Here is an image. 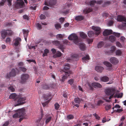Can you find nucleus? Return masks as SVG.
Here are the masks:
<instances>
[{
	"mask_svg": "<svg viewBox=\"0 0 126 126\" xmlns=\"http://www.w3.org/2000/svg\"><path fill=\"white\" fill-rule=\"evenodd\" d=\"M79 55L76 54H74L72 55V57L74 58L77 59L79 58Z\"/></svg>",
	"mask_w": 126,
	"mask_h": 126,
	"instance_id": "53",
	"label": "nucleus"
},
{
	"mask_svg": "<svg viewBox=\"0 0 126 126\" xmlns=\"http://www.w3.org/2000/svg\"><path fill=\"white\" fill-rule=\"evenodd\" d=\"M60 105L58 103H55L54 104L55 109L56 110H57L60 107Z\"/></svg>",
	"mask_w": 126,
	"mask_h": 126,
	"instance_id": "47",
	"label": "nucleus"
},
{
	"mask_svg": "<svg viewBox=\"0 0 126 126\" xmlns=\"http://www.w3.org/2000/svg\"><path fill=\"white\" fill-rule=\"evenodd\" d=\"M51 96V94L49 93L47 94H43V97L44 98V99L46 100L48 99L49 97Z\"/></svg>",
	"mask_w": 126,
	"mask_h": 126,
	"instance_id": "27",
	"label": "nucleus"
},
{
	"mask_svg": "<svg viewBox=\"0 0 126 126\" xmlns=\"http://www.w3.org/2000/svg\"><path fill=\"white\" fill-rule=\"evenodd\" d=\"M55 27L57 30H58L61 28V26L60 24L57 23L55 24Z\"/></svg>",
	"mask_w": 126,
	"mask_h": 126,
	"instance_id": "35",
	"label": "nucleus"
},
{
	"mask_svg": "<svg viewBox=\"0 0 126 126\" xmlns=\"http://www.w3.org/2000/svg\"><path fill=\"white\" fill-rule=\"evenodd\" d=\"M116 47L115 46H112L111 47V51L112 52H114L116 49Z\"/></svg>",
	"mask_w": 126,
	"mask_h": 126,
	"instance_id": "56",
	"label": "nucleus"
},
{
	"mask_svg": "<svg viewBox=\"0 0 126 126\" xmlns=\"http://www.w3.org/2000/svg\"><path fill=\"white\" fill-rule=\"evenodd\" d=\"M74 80L72 79H70L68 80V83L70 84L71 85H72L74 82Z\"/></svg>",
	"mask_w": 126,
	"mask_h": 126,
	"instance_id": "54",
	"label": "nucleus"
},
{
	"mask_svg": "<svg viewBox=\"0 0 126 126\" xmlns=\"http://www.w3.org/2000/svg\"><path fill=\"white\" fill-rule=\"evenodd\" d=\"M103 64L108 68L107 69V70L110 71L112 69V65L109 62L107 61H105L103 62Z\"/></svg>",
	"mask_w": 126,
	"mask_h": 126,
	"instance_id": "12",
	"label": "nucleus"
},
{
	"mask_svg": "<svg viewBox=\"0 0 126 126\" xmlns=\"http://www.w3.org/2000/svg\"><path fill=\"white\" fill-rule=\"evenodd\" d=\"M40 18L41 19H44L46 18V16H45L43 14H41L40 16Z\"/></svg>",
	"mask_w": 126,
	"mask_h": 126,
	"instance_id": "60",
	"label": "nucleus"
},
{
	"mask_svg": "<svg viewBox=\"0 0 126 126\" xmlns=\"http://www.w3.org/2000/svg\"><path fill=\"white\" fill-rule=\"evenodd\" d=\"M100 79L101 81L104 82H107L109 81V78L105 76L101 77Z\"/></svg>",
	"mask_w": 126,
	"mask_h": 126,
	"instance_id": "22",
	"label": "nucleus"
},
{
	"mask_svg": "<svg viewBox=\"0 0 126 126\" xmlns=\"http://www.w3.org/2000/svg\"><path fill=\"white\" fill-rule=\"evenodd\" d=\"M92 9L90 8H87L84 9L83 10V12L84 13L86 14H87L92 11Z\"/></svg>",
	"mask_w": 126,
	"mask_h": 126,
	"instance_id": "23",
	"label": "nucleus"
},
{
	"mask_svg": "<svg viewBox=\"0 0 126 126\" xmlns=\"http://www.w3.org/2000/svg\"><path fill=\"white\" fill-rule=\"evenodd\" d=\"M52 119V117L50 115H46L45 117L46 124H47Z\"/></svg>",
	"mask_w": 126,
	"mask_h": 126,
	"instance_id": "17",
	"label": "nucleus"
},
{
	"mask_svg": "<svg viewBox=\"0 0 126 126\" xmlns=\"http://www.w3.org/2000/svg\"><path fill=\"white\" fill-rule=\"evenodd\" d=\"M88 36L89 37H91L93 36L94 34V32L92 31H89L88 33Z\"/></svg>",
	"mask_w": 126,
	"mask_h": 126,
	"instance_id": "32",
	"label": "nucleus"
},
{
	"mask_svg": "<svg viewBox=\"0 0 126 126\" xmlns=\"http://www.w3.org/2000/svg\"><path fill=\"white\" fill-rule=\"evenodd\" d=\"M103 103H104V102L103 100H100L98 101L97 103V105L98 106H99L100 104H102Z\"/></svg>",
	"mask_w": 126,
	"mask_h": 126,
	"instance_id": "58",
	"label": "nucleus"
},
{
	"mask_svg": "<svg viewBox=\"0 0 126 126\" xmlns=\"http://www.w3.org/2000/svg\"><path fill=\"white\" fill-rule=\"evenodd\" d=\"M79 48L81 50L84 51L86 50V47L85 44L81 43L79 45Z\"/></svg>",
	"mask_w": 126,
	"mask_h": 126,
	"instance_id": "21",
	"label": "nucleus"
},
{
	"mask_svg": "<svg viewBox=\"0 0 126 126\" xmlns=\"http://www.w3.org/2000/svg\"><path fill=\"white\" fill-rule=\"evenodd\" d=\"M51 99L50 98L49 99L48 101L45 102L44 103H42V105L43 107H45L46 105H47L48 103L51 100Z\"/></svg>",
	"mask_w": 126,
	"mask_h": 126,
	"instance_id": "43",
	"label": "nucleus"
},
{
	"mask_svg": "<svg viewBox=\"0 0 126 126\" xmlns=\"http://www.w3.org/2000/svg\"><path fill=\"white\" fill-rule=\"evenodd\" d=\"M49 52V50L47 49H46L44 50V53L42 55V56L44 57L45 56H47V54Z\"/></svg>",
	"mask_w": 126,
	"mask_h": 126,
	"instance_id": "30",
	"label": "nucleus"
},
{
	"mask_svg": "<svg viewBox=\"0 0 126 126\" xmlns=\"http://www.w3.org/2000/svg\"><path fill=\"white\" fill-rule=\"evenodd\" d=\"M84 18V16H78L75 17V19L78 21H79L83 20Z\"/></svg>",
	"mask_w": 126,
	"mask_h": 126,
	"instance_id": "24",
	"label": "nucleus"
},
{
	"mask_svg": "<svg viewBox=\"0 0 126 126\" xmlns=\"http://www.w3.org/2000/svg\"><path fill=\"white\" fill-rule=\"evenodd\" d=\"M89 56L88 55H87L83 57L82 58L83 60H89Z\"/></svg>",
	"mask_w": 126,
	"mask_h": 126,
	"instance_id": "45",
	"label": "nucleus"
},
{
	"mask_svg": "<svg viewBox=\"0 0 126 126\" xmlns=\"http://www.w3.org/2000/svg\"><path fill=\"white\" fill-rule=\"evenodd\" d=\"M56 3V0H50L48 2L46 1L45 3V5L51 6L55 5Z\"/></svg>",
	"mask_w": 126,
	"mask_h": 126,
	"instance_id": "10",
	"label": "nucleus"
},
{
	"mask_svg": "<svg viewBox=\"0 0 126 126\" xmlns=\"http://www.w3.org/2000/svg\"><path fill=\"white\" fill-rule=\"evenodd\" d=\"M111 106L110 105H105V109L106 110H109L111 108Z\"/></svg>",
	"mask_w": 126,
	"mask_h": 126,
	"instance_id": "42",
	"label": "nucleus"
},
{
	"mask_svg": "<svg viewBox=\"0 0 126 126\" xmlns=\"http://www.w3.org/2000/svg\"><path fill=\"white\" fill-rule=\"evenodd\" d=\"M29 77V75L27 74H22L21 76V82L22 83L25 82L28 79Z\"/></svg>",
	"mask_w": 126,
	"mask_h": 126,
	"instance_id": "8",
	"label": "nucleus"
},
{
	"mask_svg": "<svg viewBox=\"0 0 126 126\" xmlns=\"http://www.w3.org/2000/svg\"><path fill=\"white\" fill-rule=\"evenodd\" d=\"M23 31L24 37H27L28 35L29 31L28 30H26L25 29L23 30Z\"/></svg>",
	"mask_w": 126,
	"mask_h": 126,
	"instance_id": "31",
	"label": "nucleus"
},
{
	"mask_svg": "<svg viewBox=\"0 0 126 126\" xmlns=\"http://www.w3.org/2000/svg\"><path fill=\"white\" fill-rule=\"evenodd\" d=\"M109 39L110 42H113L115 41L116 38L114 36L111 35L109 36Z\"/></svg>",
	"mask_w": 126,
	"mask_h": 126,
	"instance_id": "26",
	"label": "nucleus"
},
{
	"mask_svg": "<svg viewBox=\"0 0 126 126\" xmlns=\"http://www.w3.org/2000/svg\"><path fill=\"white\" fill-rule=\"evenodd\" d=\"M52 43L53 44L56 46H58L59 45L60 42V41L58 40H56L52 41Z\"/></svg>",
	"mask_w": 126,
	"mask_h": 126,
	"instance_id": "39",
	"label": "nucleus"
},
{
	"mask_svg": "<svg viewBox=\"0 0 126 126\" xmlns=\"http://www.w3.org/2000/svg\"><path fill=\"white\" fill-rule=\"evenodd\" d=\"M111 2L110 1H107L105 2L103 5V7H105L107 5H108L111 4Z\"/></svg>",
	"mask_w": 126,
	"mask_h": 126,
	"instance_id": "41",
	"label": "nucleus"
},
{
	"mask_svg": "<svg viewBox=\"0 0 126 126\" xmlns=\"http://www.w3.org/2000/svg\"><path fill=\"white\" fill-rule=\"evenodd\" d=\"M96 3V1L95 0H92L90 1L89 2H85V3L86 4L93 7L94 6L95 4Z\"/></svg>",
	"mask_w": 126,
	"mask_h": 126,
	"instance_id": "20",
	"label": "nucleus"
},
{
	"mask_svg": "<svg viewBox=\"0 0 126 126\" xmlns=\"http://www.w3.org/2000/svg\"><path fill=\"white\" fill-rule=\"evenodd\" d=\"M80 37L83 38H85L87 37V35L83 32H80Z\"/></svg>",
	"mask_w": 126,
	"mask_h": 126,
	"instance_id": "34",
	"label": "nucleus"
},
{
	"mask_svg": "<svg viewBox=\"0 0 126 126\" xmlns=\"http://www.w3.org/2000/svg\"><path fill=\"white\" fill-rule=\"evenodd\" d=\"M74 118V116L71 114L67 116V118L69 119H73Z\"/></svg>",
	"mask_w": 126,
	"mask_h": 126,
	"instance_id": "51",
	"label": "nucleus"
},
{
	"mask_svg": "<svg viewBox=\"0 0 126 126\" xmlns=\"http://www.w3.org/2000/svg\"><path fill=\"white\" fill-rule=\"evenodd\" d=\"M123 96V94L122 93H121L119 94L118 95L115 94L114 95L115 97H117V98H122Z\"/></svg>",
	"mask_w": 126,
	"mask_h": 126,
	"instance_id": "44",
	"label": "nucleus"
},
{
	"mask_svg": "<svg viewBox=\"0 0 126 126\" xmlns=\"http://www.w3.org/2000/svg\"><path fill=\"white\" fill-rule=\"evenodd\" d=\"M26 98L25 96L20 97L18 99L17 101L18 103L16 104L15 105V107L24 104L26 103L24 101L26 100Z\"/></svg>",
	"mask_w": 126,
	"mask_h": 126,
	"instance_id": "6",
	"label": "nucleus"
},
{
	"mask_svg": "<svg viewBox=\"0 0 126 126\" xmlns=\"http://www.w3.org/2000/svg\"><path fill=\"white\" fill-rule=\"evenodd\" d=\"M65 19L64 17H61L60 18V20L61 22L62 23L64 21Z\"/></svg>",
	"mask_w": 126,
	"mask_h": 126,
	"instance_id": "64",
	"label": "nucleus"
},
{
	"mask_svg": "<svg viewBox=\"0 0 126 126\" xmlns=\"http://www.w3.org/2000/svg\"><path fill=\"white\" fill-rule=\"evenodd\" d=\"M74 100L75 103H79L80 101V99L79 98H75Z\"/></svg>",
	"mask_w": 126,
	"mask_h": 126,
	"instance_id": "46",
	"label": "nucleus"
},
{
	"mask_svg": "<svg viewBox=\"0 0 126 126\" xmlns=\"http://www.w3.org/2000/svg\"><path fill=\"white\" fill-rule=\"evenodd\" d=\"M25 110L24 108L18 110L17 112L14 114L13 117V118H20L19 121L20 122L23 119L25 118Z\"/></svg>",
	"mask_w": 126,
	"mask_h": 126,
	"instance_id": "1",
	"label": "nucleus"
},
{
	"mask_svg": "<svg viewBox=\"0 0 126 126\" xmlns=\"http://www.w3.org/2000/svg\"><path fill=\"white\" fill-rule=\"evenodd\" d=\"M24 3L22 0H17L15 2V7L17 8H20L23 7Z\"/></svg>",
	"mask_w": 126,
	"mask_h": 126,
	"instance_id": "5",
	"label": "nucleus"
},
{
	"mask_svg": "<svg viewBox=\"0 0 126 126\" xmlns=\"http://www.w3.org/2000/svg\"><path fill=\"white\" fill-rule=\"evenodd\" d=\"M70 68V64L68 63L66 64L64 67V69L65 70H69Z\"/></svg>",
	"mask_w": 126,
	"mask_h": 126,
	"instance_id": "38",
	"label": "nucleus"
},
{
	"mask_svg": "<svg viewBox=\"0 0 126 126\" xmlns=\"http://www.w3.org/2000/svg\"><path fill=\"white\" fill-rule=\"evenodd\" d=\"M17 96L16 94L15 93L12 94L10 95L9 98L10 99H14Z\"/></svg>",
	"mask_w": 126,
	"mask_h": 126,
	"instance_id": "40",
	"label": "nucleus"
},
{
	"mask_svg": "<svg viewBox=\"0 0 126 126\" xmlns=\"http://www.w3.org/2000/svg\"><path fill=\"white\" fill-rule=\"evenodd\" d=\"M13 31L10 30H5L3 29L2 30L1 32V36L2 38L4 39L5 38L7 34L11 35L13 34Z\"/></svg>",
	"mask_w": 126,
	"mask_h": 126,
	"instance_id": "4",
	"label": "nucleus"
},
{
	"mask_svg": "<svg viewBox=\"0 0 126 126\" xmlns=\"http://www.w3.org/2000/svg\"><path fill=\"white\" fill-rule=\"evenodd\" d=\"M125 38L124 36H121V37L120 40L122 42L124 43L125 40Z\"/></svg>",
	"mask_w": 126,
	"mask_h": 126,
	"instance_id": "61",
	"label": "nucleus"
},
{
	"mask_svg": "<svg viewBox=\"0 0 126 126\" xmlns=\"http://www.w3.org/2000/svg\"><path fill=\"white\" fill-rule=\"evenodd\" d=\"M113 34H114L115 36H116L117 37H119L120 36V34L119 33H116L114 32L113 33Z\"/></svg>",
	"mask_w": 126,
	"mask_h": 126,
	"instance_id": "55",
	"label": "nucleus"
},
{
	"mask_svg": "<svg viewBox=\"0 0 126 126\" xmlns=\"http://www.w3.org/2000/svg\"><path fill=\"white\" fill-rule=\"evenodd\" d=\"M122 52L120 50H118L116 51L115 54L116 55L120 56L121 55Z\"/></svg>",
	"mask_w": 126,
	"mask_h": 126,
	"instance_id": "37",
	"label": "nucleus"
},
{
	"mask_svg": "<svg viewBox=\"0 0 126 126\" xmlns=\"http://www.w3.org/2000/svg\"><path fill=\"white\" fill-rule=\"evenodd\" d=\"M92 28L96 32H95L96 35H98L100 34L101 32V29L99 27L93 26Z\"/></svg>",
	"mask_w": 126,
	"mask_h": 126,
	"instance_id": "11",
	"label": "nucleus"
},
{
	"mask_svg": "<svg viewBox=\"0 0 126 126\" xmlns=\"http://www.w3.org/2000/svg\"><path fill=\"white\" fill-rule=\"evenodd\" d=\"M6 0H2V1L0 2V6H2L4 5V3Z\"/></svg>",
	"mask_w": 126,
	"mask_h": 126,
	"instance_id": "57",
	"label": "nucleus"
},
{
	"mask_svg": "<svg viewBox=\"0 0 126 126\" xmlns=\"http://www.w3.org/2000/svg\"><path fill=\"white\" fill-rule=\"evenodd\" d=\"M9 90H11L12 92H13L15 91V89L13 86L10 85L8 88Z\"/></svg>",
	"mask_w": 126,
	"mask_h": 126,
	"instance_id": "49",
	"label": "nucleus"
},
{
	"mask_svg": "<svg viewBox=\"0 0 126 126\" xmlns=\"http://www.w3.org/2000/svg\"><path fill=\"white\" fill-rule=\"evenodd\" d=\"M21 38L19 37H17L15 39L14 41L15 42L14 43V44L16 46H18L19 44V42L21 41Z\"/></svg>",
	"mask_w": 126,
	"mask_h": 126,
	"instance_id": "19",
	"label": "nucleus"
},
{
	"mask_svg": "<svg viewBox=\"0 0 126 126\" xmlns=\"http://www.w3.org/2000/svg\"><path fill=\"white\" fill-rule=\"evenodd\" d=\"M68 38L70 40H73L74 43L78 45L79 44L78 37L76 34H72L68 36Z\"/></svg>",
	"mask_w": 126,
	"mask_h": 126,
	"instance_id": "3",
	"label": "nucleus"
},
{
	"mask_svg": "<svg viewBox=\"0 0 126 126\" xmlns=\"http://www.w3.org/2000/svg\"><path fill=\"white\" fill-rule=\"evenodd\" d=\"M50 87V85L45 84L43 86L42 88L44 89L48 90L49 89Z\"/></svg>",
	"mask_w": 126,
	"mask_h": 126,
	"instance_id": "28",
	"label": "nucleus"
},
{
	"mask_svg": "<svg viewBox=\"0 0 126 126\" xmlns=\"http://www.w3.org/2000/svg\"><path fill=\"white\" fill-rule=\"evenodd\" d=\"M65 75H64L62 78V81L64 82L65 79L67 78L70 76V75L71 74V72L70 71L67 72H65Z\"/></svg>",
	"mask_w": 126,
	"mask_h": 126,
	"instance_id": "14",
	"label": "nucleus"
},
{
	"mask_svg": "<svg viewBox=\"0 0 126 126\" xmlns=\"http://www.w3.org/2000/svg\"><path fill=\"white\" fill-rule=\"evenodd\" d=\"M93 115L95 117V118L98 120H99L100 119V117L98 116L96 113H94L93 114Z\"/></svg>",
	"mask_w": 126,
	"mask_h": 126,
	"instance_id": "59",
	"label": "nucleus"
},
{
	"mask_svg": "<svg viewBox=\"0 0 126 126\" xmlns=\"http://www.w3.org/2000/svg\"><path fill=\"white\" fill-rule=\"evenodd\" d=\"M88 85L90 90H93L94 89L93 87L95 88H101L102 87L101 84L98 83L93 82L92 83H88Z\"/></svg>",
	"mask_w": 126,
	"mask_h": 126,
	"instance_id": "2",
	"label": "nucleus"
},
{
	"mask_svg": "<svg viewBox=\"0 0 126 126\" xmlns=\"http://www.w3.org/2000/svg\"><path fill=\"white\" fill-rule=\"evenodd\" d=\"M115 92V89L112 88H109L105 90V93L107 95H110L112 94H114Z\"/></svg>",
	"mask_w": 126,
	"mask_h": 126,
	"instance_id": "7",
	"label": "nucleus"
},
{
	"mask_svg": "<svg viewBox=\"0 0 126 126\" xmlns=\"http://www.w3.org/2000/svg\"><path fill=\"white\" fill-rule=\"evenodd\" d=\"M58 47L59 49H61L62 51L63 52H64V50L63 49L64 48V47L63 45L62 44H61L60 43V44L58 46Z\"/></svg>",
	"mask_w": 126,
	"mask_h": 126,
	"instance_id": "36",
	"label": "nucleus"
},
{
	"mask_svg": "<svg viewBox=\"0 0 126 126\" xmlns=\"http://www.w3.org/2000/svg\"><path fill=\"white\" fill-rule=\"evenodd\" d=\"M110 61L111 63L114 64H116L119 62L118 60L115 57L111 58L110 59Z\"/></svg>",
	"mask_w": 126,
	"mask_h": 126,
	"instance_id": "15",
	"label": "nucleus"
},
{
	"mask_svg": "<svg viewBox=\"0 0 126 126\" xmlns=\"http://www.w3.org/2000/svg\"><path fill=\"white\" fill-rule=\"evenodd\" d=\"M104 68L102 66H96L95 67V69L97 72L101 73L104 70Z\"/></svg>",
	"mask_w": 126,
	"mask_h": 126,
	"instance_id": "18",
	"label": "nucleus"
},
{
	"mask_svg": "<svg viewBox=\"0 0 126 126\" xmlns=\"http://www.w3.org/2000/svg\"><path fill=\"white\" fill-rule=\"evenodd\" d=\"M16 75V71L15 69L13 68L9 74H7L6 78L7 79H9L11 77H15Z\"/></svg>",
	"mask_w": 126,
	"mask_h": 126,
	"instance_id": "9",
	"label": "nucleus"
},
{
	"mask_svg": "<svg viewBox=\"0 0 126 126\" xmlns=\"http://www.w3.org/2000/svg\"><path fill=\"white\" fill-rule=\"evenodd\" d=\"M116 46L120 47H122V46L121 45V43L118 42H117L116 43Z\"/></svg>",
	"mask_w": 126,
	"mask_h": 126,
	"instance_id": "52",
	"label": "nucleus"
},
{
	"mask_svg": "<svg viewBox=\"0 0 126 126\" xmlns=\"http://www.w3.org/2000/svg\"><path fill=\"white\" fill-rule=\"evenodd\" d=\"M19 69L23 72H25L27 70V69L26 68L22 67H19Z\"/></svg>",
	"mask_w": 126,
	"mask_h": 126,
	"instance_id": "50",
	"label": "nucleus"
},
{
	"mask_svg": "<svg viewBox=\"0 0 126 126\" xmlns=\"http://www.w3.org/2000/svg\"><path fill=\"white\" fill-rule=\"evenodd\" d=\"M112 31L111 30H105L103 32V35L105 36L111 34L112 33Z\"/></svg>",
	"mask_w": 126,
	"mask_h": 126,
	"instance_id": "16",
	"label": "nucleus"
},
{
	"mask_svg": "<svg viewBox=\"0 0 126 126\" xmlns=\"http://www.w3.org/2000/svg\"><path fill=\"white\" fill-rule=\"evenodd\" d=\"M23 18L24 19H26L28 20H29V17L28 15H25L23 16Z\"/></svg>",
	"mask_w": 126,
	"mask_h": 126,
	"instance_id": "62",
	"label": "nucleus"
},
{
	"mask_svg": "<svg viewBox=\"0 0 126 126\" xmlns=\"http://www.w3.org/2000/svg\"><path fill=\"white\" fill-rule=\"evenodd\" d=\"M104 43L103 42H100L98 44L97 47L98 48H100L102 47L104 45Z\"/></svg>",
	"mask_w": 126,
	"mask_h": 126,
	"instance_id": "33",
	"label": "nucleus"
},
{
	"mask_svg": "<svg viewBox=\"0 0 126 126\" xmlns=\"http://www.w3.org/2000/svg\"><path fill=\"white\" fill-rule=\"evenodd\" d=\"M36 26L38 29L41 30L42 29V27L41 25L39 23H37L36 24Z\"/></svg>",
	"mask_w": 126,
	"mask_h": 126,
	"instance_id": "48",
	"label": "nucleus"
},
{
	"mask_svg": "<svg viewBox=\"0 0 126 126\" xmlns=\"http://www.w3.org/2000/svg\"><path fill=\"white\" fill-rule=\"evenodd\" d=\"M62 54L61 52L59 51H58L56 54L53 56V57L54 58L59 57L62 56Z\"/></svg>",
	"mask_w": 126,
	"mask_h": 126,
	"instance_id": "25",
	"label": "nucleus"
},
{
	"mask_svg": "<svg viewBox=\"0 0 126 126\" xmlns=\"http://www.w3.org/2000/svg\"><path fill=\"white\" fill-rule=\"evenodd\" d=\"M87 41L88 42V44H89L91 43H92L93 41V39H88Z\"/></svg>",
	"mask_w": 126,
	"mask_h": 126,
	"instance_id": "63",
	"label": "nucleus"
},
{
	"mask_svg": "<svg viewBox=\"0 0 126 126\" xmlns=\"http://www.w3.org/2000/svg\"><path fill=\"white\" fill-rule=\"evenodd\" d=\"M117 20L119 22H126V18L124 16L118 15L117 16Z\"/></svg>",
	"mask_w": 126,
	"mask_h": 126,
	"instance_id": "13",
	"label": "nucleus"
},
{
	"mask_svg": "<svg viewBox=\"0 0 126 126\" xmlns=\"http://www.w3.org/2000/svg\"><path fill=\"white\" fill-rule=\"evenodd\" d=\"M64 34H58L56 36L58 40H60L64 36Z\"/></svg>",
	"mask_w": 126,
	"mask_h": 126,
	"instance_id": "29",
	"label": "nucleus"
}]
</instances>
